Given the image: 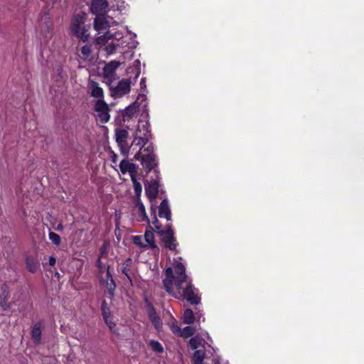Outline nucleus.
<instances>
[{"label":"nucleus","instance_id":"f257e3e1","mask_svg":"<svg viewBox=\"0 0 364 364\" xmlns=\"http://www.w3.org/2000/svg\"><path fill=\"white\" fill-rule=\"evenodd\" d=\"M167 292L175 298L183 296L192 304L200 302V298L186 274L182 258L174 259L172 267L166 269V277L163 280Z\"/></svg>","mask_w":364,"mask_h":364},{"label":"nucleus","instance_id":"f03ea898","mask_svg":"<svg viewBox=\"0 0 364 364\" xmlns=\"http://www.w3.org/2000/svg\"><path fill=\"white\" fill-rule=\"evenodd\" d=\"M95 41L97 45L104 46L103 50L106 52L107 55H112L117 50L124 53L129 44L123 33L119 31L114 33L108 31L103 35L97 36Z\"/></svg>","mask_w":364,"mask_h":364},{"label":"nucleus","instance_id":"7ed1b4c3","mask_svg":"<svg viewBox=\"0 0 364 364\" xmlns=\"http://www.w3.org/2000/svg\"><path fill=\"white\" fill-rule=\"evenodd\" d=\"M84 24V17L80 15H76L73 18L70 29L75 36L85 42L88 40L90 34Z\"/></svg>","mask_w":364,"mask_h":364},{"label":"nucleus","instance_id":"20e7f679","mask_svg":"<svg viewBox=\"0 0 364 364\" xmlns=\"http://www.w3.org/2000/svg\"><path fill=\"white\" fill-rule=\"evenodd\" d=\"M97 264L100 269V280L105 284L109 292L112 294L115 289V283L110 274L109 268L106 266H103L100 260H98Z\"/></svg>","mask_w":364,"mask_h":364},{"label":"nucleus","instance_id":"39448f33","mask_svg":"<svg viewBox=\"0 0 364 364\" xmlns=\"http://www.w3.org/2000/svg\"><path fill=\"white\" fill-rule=\"evenodd\" d=\"M150 136L149 123L147 120H139L136 131L135 132L134 141L139 140L137 144L140 145V141H148Z\"/></svg>","mask_w":364,"mask_h":364},{"label":"nucleus","instance_id":"423d86ee","mask_svg":"<svg viewBox=\"0 0 364 364\" xmlns=\"http://www.w3.org/2000/svg\"><path fill=\"white\" fill-rule=\"evenodd\" d=\"M129 133L123 129H117L115 130L116 141L118 144L122 154L126 156L129 152V146L127 143Z\"/></svg>","mask_w":364,"mask_h":364},{"label":"nucleus","instance_id":"0eeeda50","mask_svg":"<svg viewBox=\"0 0 364 364\" xmlns=\"http://www.w3.org/2000/svg\"><path fill=\"white\" fill-rule=\"evenodd\" d=\"M112 91V95L115 97H120L130 91L131 82L128 79L122 80L118 82L116 87L109 84Z\"/></svg>","mask_w":364,"mask_h":364},{"label":"nucleus","instance_id":"6e6552de","mask_svg":"<svg viewBox=\"0 0 364 364\" xmlns=\"http://www.w3.org/2000/svg\"><path fill=\"white\" fill-rule=\"evenodd\" d=\"M141 144H143V146L140 148L139 154L134 156V159H154L156 155L153 145L147 141H140Z\"/></svg>","mask_w":364,"mask_h":364},{"label":"nucleus","instance_id":"1a4fd4ad","mask_svg":"<svg viewBox=\"0 0 364 364\" xmlns=\"http://www.w3.org/2000/svg\"><path fill=\"white\" fill-rule=\"evenodd\" d=\"M160 235L162 237L166 247L171 250H176L177 244L173 236V231L169 226L166 228L165 232H160Z\"/></svg>","mask_w":364,"mask_h":364},{"label":"nucleus","instance_id":"9d476101","mask_svg":"<svg viewBox=\"0 0 364 364\" xmlns=\"http://www.w3.org/2000/svg\"><path fill=\"white\" fill-rule=\"evenodd\" d=\"M111 23L105 16H97L94 21V28L98 32V35H103L107 33Z\"/></svg>","mask_w":364,"mask_h":364},{"label":"nucleus","instance_id":"9b49d317","mask_svg":"<svg viewBox=\"0 0 364 364\" xmlns=\"http://www.w3.org/2000/svg\"><path fill=\"white\" fill-rule=\"evenodd\" d=\"M108 4L106 0H94L90 6L91 11L97 16H103L102 14L107 11Z\"/></svg>","mask_w":364,"mask_h":364},{"label":"nucleus","instance_id":"f8f14e48","mask_svg":"<svg viewBox=\"0 0 364 364\" xmlns=\"http://www.w3.org/2000/svg\"><path fill=\"white\" fill-rule=\"evenodd\" d=\"M147 314L154 328L159 333H160L162 330V321L152 306L149 305L147 308Z\"/></svg>","mask_w":364,"mask_h":364},{"label":"nucleus","instance_id":"ddd939ff","mask_svg":"<svg viewBox=\"0 0 364 364\" xmlns=\"http://www.w3.org/2000/svg\"><path fill=\"white\" fill-rule=\"evenodd\" d=\"M146 97L144 95H140L137 97L136 100L130 106H129L124 111L125 117H132L137 111L141 103L145 102Z\"/></svg>","mask_w":364,"mask_h":364},{"label":"nucleus","instance_id":"4468645a","mask_svg":"<svg viewBox=\"0 0 364 364\" xmlns=\"http://www.w3.org/2000/svg\"><path fill=\"white\" fill-rule=\"evenodd\" d=\"M159 186V183L156 180H151L145 185L146 194L150 200H153L156 198Z\"/></svg>","mask_w":364,"mask_h":364},{"label":"nucleus","instance_id":"2eb2a0df","mask_svg":"<svg viewBox=\"0 0 364 364\" xmlns=\"http://www.w3.org/2000/svg\"><path fill=\"white\" fill-rule=\"evenodd\" d=\"M88 87L90 91L91 97L97 98V100L104 99V91L97 82L89 80Z\"/></svg>","mask_w":364,"mask_h":364},{"label":"nucleus","instance_id":"dca6fc26","mask_svg":"<svg viewBox=\"0 0 364 364\" xmlns=\"http://www.w3.org/2000/svg\"><path fill=\"white\" fill-rule=\"evenodd\" d=\"M119 63L116 60H112L109 63H107L103 68L102 75L105 78L112 77L117 68L119 67Z\"/></svg>","mask_w":364,"mask_h":364},{"label":"nucleus","instance_id":"f3484780","mask_svg":"<svg viewBox=\"0 0 364 364\" xmlns=\"http://www.w3.org/2000/svg\"><path fill=\"white\" fill-rule=\"evenodd\" d=\"M119 168L123 174L128 173L131 178L135 176L136 166L130 161H121Z\"/></svg>","mask_w":364,"mask_h":364},{"label":"nucleus","instance_id":"a211bd4d","mask_svg":"<svg viewBox=\"0 0 364 364\" xmlns=\"http://www.w3.org/2000/svg\"><path fill=\"white\" fill-rule=\"evenodd\" d=\"M159 215L161 218H165L167 220H171V210L166 199H164L160 204Z\"/></svg>","mask_w":364,"mask_h":364},{"label":"nucleus","instance_id":"6ab92c4d","mask_svg":"<svg viewBox=\"0 0 364 364\" xmlns=\"http://www.w3.org/2000/svg\"><path fill=\"white\" fill-rule=\"evenodd\" d=\"M151 215L152 219L151 222L149 221V228L155 230L160 235V232H165V230H161V225L156 218L155 210L151 209Z\"/></svg>","mask_w":364,"mask_h":364},{"label":"nucleus","instance_id":"aec40b11","mask_svg":"<svg viewBox=\"0 0 364 364\" xmlns=\"http://www.w3.org/2000/svg\"><path fill=\"white\" fill-rule=\"evenodd\" d=\"M206 342L202 337L196 336L189 341V345L193 349H197L200 347H205Z\"/></svg>","mask_w":364,"mask_h":364},{"label":"nucleus","instance_id":"412c9836","mask_svg":"<svg viewBox=\"0 0 364 364\" xmlns=\"http://www.w3.org/2000/svg\"><path fill=\"white\" fill-rule=\"evenodd\" d=\"M144 240L145 241V245H146L147 247H150L154 249L156 247L154 241V233L151 230H146L145 232L144 235L143 236Z\"/></svg>","mask_w":364,"mask_h":364},{"label":"nucleus","instance_id":"4be33fe9","mask_svg":"<svg viewBox=\"0 0 364 364\" xmlns=\"http://www.w3.org/2000/svg\"><path fill=\"white\" fill-rule=\"evenodd\" d=\"M102 309L103 317L106 323L108 325L110 329H112L115 325L112 321V318L110 316L109 313L108 312V309L105 306V302L102 303Z\"/></svg>","mask_w":364,"mask_h":364},{"label":"nucleus","instance_id":"5701e85b","mask_svg":"<svg viewBox=\"0 0 364 364\" xmlns=\"http://www.w3.org/2000/svg\"><path fill=\"white\" fill-rule=\"evenodd\" d=\"M141 165L147 173H149L151 170H154V173L157 177L158 171L156 170V164L155 161H141Z\"/></svg>","mask_w":364,"mask_h":364},{"label":"nucleus","instance_id":"b1692460","mask_svg":"<svg viewBox=\"0 0 364 364\" xmlns=\"http://www.w3.org/2000/svg\"><path fill=\"white\" fill-rule=\"evenodd\" d=\"M205 358V352L202 350H196L192 358L193 364H204L203 359Z\"/></svg>","mask_w":364,"mask_h":364},{"label":"nucleus","instance_id":"393cba45","mask_svg":"<svg viewBox=\"0 0 364 364\" xmlns=\"http://www.w3.org/2000/svg\"><path fill=\"white\" fill-rule=\"evenodd\" d=\"M194 328H193L192 326H186L183 329L180 328L177 336L187 338L192 336L194 333Z\"/></svg>","mask_w":364,"mask_h":364},{"label":"nucleus","instance_id":"a878e982","mask_svg":"<svg viewBox=\"0 0 364 364\" xmlns=\"http://www.w3.org/2000/svg\"><path fill=\"white\" fill-rule=\"evenodd\" d=\"M41 328L39 324H36L31 331L32 338L36 343H38L41 338Z\"/></svg>","mask_w":364,"mask_h":364},{"label":"nucleus","instance_id":"bb28decb","mask_svg":"<svg viewBox=\"0 0 364 364\" xmlns=\"http://www.w3.org/2000/svg\"><path fill=\"white\" fill-rule=\"evenodd\" d=\"M183 322L191 324L194 321V315L191 309H186L183 316Z\"/></svg>","mask_w":364,"mask_h":364},{"label":"nucleus","instance_id":"cd10ccee","mask_svg":"<svg viewBox=\"0 0 364 364\" xmlns=\"http://www.w3.org/2000/svg\"><path fill=\"white\" fill-rule=\"evenodd\" d=\"M167 325L173 333L175 335L178 334L181 328L178 326L176 320L173 317L171 316V320L168 321Z\"/></svg>","mask_w":364,"mask_h":364},{"label":"nucleus","instance_id":"c85d7f7f","mask_svg":"<svg viewBox=\"0 0 364 364\" xmlns=\"http://www.w3.org/2000/svg\"><path fill=\"white\" fill-rule=\"evenodd\" d=\"M149 346L156 353H161L164 351V347L157 341L151 340L149 341Z\"/></svg>","mask_w":364,"mask_h":364},{"label":"nucleus","instance_id":"c756f323","mask_svg":"<svg viewBox=\"0 0 364 364\" xmlns=\"http://www.w3.org/2000/svg\"><path fill=\"white\" fill-rule=\"evenodd\" d=\"M26 267L31 272H35L38 269V263L33 258H28L26 259Z\"/></svg>","mask_w":364,"mask_h":364},{"label":"nucleus","instance_id":"7c9ffc66","mask_svg":"<svg viewBox=\"0 0 364 364\" xmlns=\"http://www.w3.org/2000/svg\"><path fill=\"white\" fill-rule=\"evenodd\" d=\"M108 110L107 105L103 99H98L95 104V111L97 112H102Z\"/></svg>","mask_w":364,"mask_h":364},{"label":"nucleus","instance_id":"2f4dec72","mask_svg":"<svg viewBox=\"0 0 364 364\" xmlns=\"http://www.w3.org/2000/svg\"><path fill=\"white\" fill-rule=\"evenodd\" d=\"M133 183L134 189L136 195L139 197L142 192V186L139 182L137 181L136 176L131 178Z\"/></svg>","mask_w":364,"mask_h":364},{"label":"nucleus","instance_id":"473e14b6","mask_svg":"<svg viewBox=\"0 0 364 364\" xmlns=\"http://www.w3.org/2000/svg\"><path fill=\"white\" fill-rule=\"evenodd\" d=\"M136 207L138 208L139 215L140 217H141V220L149 221L147 215L146 214L145 207L143 205V203L139 201H137Z\"/></svg>","mask_w":364,"mask_h":364},{"label":"nucleus","instance_id":"72a5a7b5","mask_svg":"<svg viewBox=\"0 0 364 364\" xmlns=\"http://www.w3.org/2000/svg\"><path fill=\"white\" fill-rule=\"evenodd\" d=\"M132 242H134V244H135L136 245H137L140 247L147 248L146 245H145V241L144 240V237L141 235L133 236Z\"/></svg>","mask_w":364,"mask_h":364},{"label":"nucleus","instance_id":"f704fd0d","mask_svg":"<svg viewBox=\"0 0 364 364\" xmlns=\"http://www.w3.org/2000/svg\"><path fill=\"white\" fill-rule=\"evenodd\" d=\"M49 239L51 240V242L53 244H55L56 245H58L61 241L60 237L58 234H56L53 232H50L49 233Z\"/></svg>","mask_w":364,"mask_h":364},{"label":"nucleus","instance_id":"c9c22d12","mask_svg":"<svg viewBox=\"0 0 364 364\" xmlns=\"http://www.w3.org/2000/svg\"><path fill=\"white\" fill-rule=\"evenodd\" d=\"M81 53L84 58H87L91 54V48L90 46L85 45L81 48Z\"/></svg>","mask_w":364,"mask_h":364},{"label":"nucleus","instance_id":"e433bc0d","mask_svg":"<svg viewBox=\"0 0 364 364\" xmlns=\"http://www.w3.org/2000/svg\"><path fill=\"white\" fill-rule=\"evenodd\" d=\"M98 117L100 121L103 123H106L109 120V114H108V110L98 112Z\"/></svg>","mask_w":364,"mask_h":364},{"label":"nucleus","instance_id":"4c0bfd02","mask_svg":"<svg viewBox=\"0 0 364 364\" xmlns=\"http://www.w3.org/2000/svg\"><path fill=\"white\" fill-rule=\"evenodd\" d=\"M44 18H45V23H46V29H47L46 36V37H48V35L50 34V30L52 27V23L50 21V20L47 16H45Z\"/></svg>","mask_w":364,"mask_h":364},{"label":"nucleus","instance_id":"58836bf2","mask_svg":"<svg viewBox=\"0 0 364 364\" xmlns=\"http://www.w3.org/2000/svg\"><path fill=\"white\" fill-rule=\"evenodd\" d=\"M56 259L54 257H50L49 264L53 266L55 264Z\"/></svg>","mask_w":364,"mask_h":364},{"label":"nucleus","instance_id":"ea45409f","mask_svg":"<svg viewBox=\"0 0 364 364\" xmlns=\"http://www.w3.org/2000/svg\"><path fill=\"white\" fill-rule=\"evenodd\" d=\"M123 272L125 274V275L127 277V278H128L129 279H130V277H129V274H128V272H127V269H126V267H124V268L123 269Z\"/></svg>","mask_w":364,"mask_h":364},{"label":"nucleus","instance_id":"a19ab883","mask_svg":"<svg viewBox=\"0 0 364 364\" xmlns=\"http://www.w3.org/2000/svg\"><path fill=\"white\" fill-rule=\"evenodd\" d=\"M125 264H126V266H127H127H129V264H132V260H131V259H127V260H126Z\"/></svg>","mask_w":364,"mask_h":364},{"label":"nucleus","instance_id":"79ce46f5","mask_svg":"<svg viewBox=\"0 0 364 364\" xmlns=\"http://www.w3.org/2000/svg\"><path fill=\"white\" fill-rule=\"evenodd\" d=\"M204 335H205V336H207V338H208V339H210V338L209 337V336H208V333H205V334H204Z\"/></svg>","mask_w":364,"mask_h":364}]
</instances>
